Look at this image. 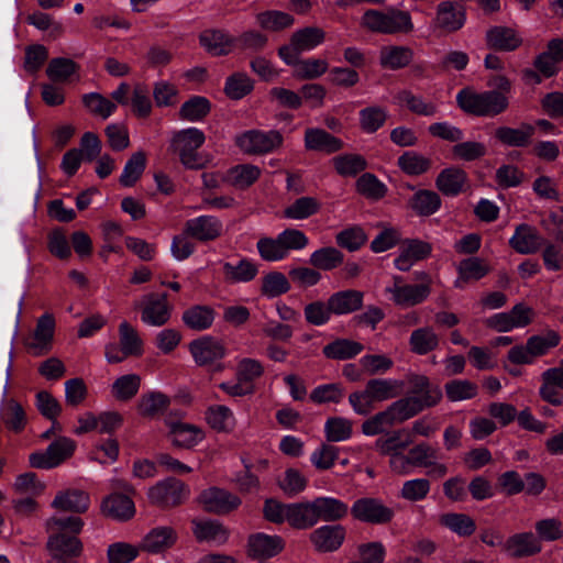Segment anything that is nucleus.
<instances>
[{"label":"nucleus","mask_w":563,"mask_h":563,"mask_svg":"<svg viewBox=\"0 0 563 563\" xmlns=\"http://www.w3.org/2000/svg\"><path fill=\"white\" fill-rule=\"evenodd\" d=\"M261 169L251 164H243L232 167L228 172L229 181L239 188H246L258 179Z\"/></svg>","instance_id":"nucleus-60"},{"label":"nucleus","mask_w":563,"mask_h":563,"mask_svg":"<svg viewBox=\"0 0 563 563\" xmlns=\"http://www.w3.org/2000/svg\"><path fill=\"white\" fill-rule=\"evenodd\" d=\"M384 291L395 306L410 308L422 303L431 289L429 284H405L401 276L394 275L391 284Z\"/></svg>","instance_id":"nucleus-6"},{"label":"nucleus","mask_w":563,"mask_h":563,"mask_svg":"<svg viewBox=\"0 0 563 563\" xmlns=\"http://www.w3.org/2000/svg\"><path fill=\"white\" fill-rule=\"evenodd\" d=\"M168 426V438L173 445L190 449L205 439L203 430L195 424L186 422H166Z\"/></svg>","instance_id":"nucleus-21"},{"label":"nucleus","mask_w":563,"mask_h":563,"mask_svg":"<svg viewBox=\"0 0 563 563\" xmlns=\"http://www.w3.org/2000/svg\"><path fill=\"white\" fill-rule=\"evenodd\" d=\"M336 173L343 177H353L363 172L366 166V159L358 154H343L332 158Z\"/></svg>","instance_id":"nucleus-55"},{"label":"nucleus","mask_w":563,"mask_h":563,"mask_svg":"<svg viewBox=\"0 0 563 563\" xmlns=\"http://www.w3.org/2000/svg\"><path fill=\"white\" fill-rule=\"evenodd\" d=\"M398 383L393 379L375 378L367 382L364 390L352 393L349 402L361 416L368 415L375 402H382L397 395Z\"/></svg>","instance_id":"nucleus-4"},{"label":"nucleus","mask_w":563,"mask_h":563,"mask_svg":"<svg viewBox=\"0 0 563 563\" xmlns=\"http://www.w3.org/2000/svg\"><path fill=\"white\" fill-rule=\"evenodd\" d=\"M222 268L225 280L233 284L251 282L258 272L256 264L246 258L238 263L225 262Z\"/></svg>","instance_id":"nucleus-41"},{"label":"nucleus","mask_w":563,"mask_h":563,"mask_svg":"<svg viewBox=\"0 0 563 563\" xmlns=\"http://www.w3.org/2000/svg\"><path fill=\"white\" fill-rule=\"evenodd\" d=\"M141 310V321L150 327H162L170 317L173 306L168 302L167 295L146 294L135 303Z\"/></svg>","instance_id":"nucleus-9"},{"label":"nucleus","mask_w":563,"mask_h":563,"mask_svg":"<svg viewBox=\"0 0 563 563\" xmlns=\"http://www.w3.org/2000/svg\"><path fill=\"white\" fill-rule=\"evenodd\" d=\"M440 344V338L432 327L426 325L413 330L409 336V349L417 355H426Z\"/></svg>","instance_id":"nucleus-32"},{"label":"nucleus","mask_w":563,"mask_h":563,"mask_svg":"<svg viewBox=\"0 0 563 563\" xmlns=\"http://www.w3.org/2000/svg\"><path fill=\"white\" fill-rule=\"evenodd\" d=\"M214 320V310L209 306H194L183 313L184 323L197 331L210 328Z\"/></svg>","instance_id":"nucleus-45"},{"label":"nucleus","mask_w":563,"mask_h":563,"mask_svg":"<svg viewBox=\"0 0 563 563\" xmlns=\"http://www.w3.org/2000/svg\"><path fill=\"white\" fill-rule=\"evenodd\" d=\"M55 325V318L52 313L42 314L36 321L33 333L24 340L27 351L35 356L47 354L53 347Z\"/></svg>","instance_id":"nucleus-12"},{"label":"nucleus","mask_w":563,"mask_h":563,"mask_svg":"<svg viewBox=\"0 0 563 563\" xmlns=\"http://www.w3.org/2000/svg\"><path fill=\"white\" fill-rule=\"evenodd\" d=\"M192 532L200 542L223 544L229 537L228 529L216 520H192Z\"/></svg>","instance_id":"nucleus-30"},{"label":"nucleus","mask_w":563,"mask_h":563,"mask_svg":"<svg viewBox=\"0 0 563 563\" xmlns=\"http://www.w3.org/2000/svg\"><path fill=\"white\" fill-rule=\"evenodd\" d=\"M536 128L530 123H521L517 128L498 126L495 130L496 140L508 147H527L531 144Z\"/></svg>","instance_id":"nucleus-22"},{"label":"nucleus","mask_w":563,"mask_h":563,"mask_svg":"<svg viewBox=\"0 0 563 563\" xmlns=\"http://www.w3.org/2000/svg\"><path fill=\"white\" fill-rule=\"evenodd\" d=\"M402 433V430H396L386 437L378 438L375 441L376 450L383 455H389V457L395 452H402L411 442L410 440L404 441Z\"/></svg>","instance_id":"nucleus-63"},{"label":"nucleus","mask_w":563,"mask_h":563,"mask_svg":"<svg viewBox=\"0 0 563 563\" xmlns=\"http://www.w3.org/2000/svg\"><path fill=\"white\" fill-rule=\"evenodd\" d=\"M206 419L209 426L218 432H232L236 424L233 411L224 405L209 407Z\"/></svg>","instance_id":"nucleus-40"},{"label":"nucleus","mask_w":563,"mask_h":563,"mask_svg":"<svg viewBox=\"0 0 563 563\" xmlns=\"http://www.w3.org/2000/svg\"><path fill=\"white\" fill-rule=\"evenodd\" d=\"M397 424L387 407L385 410L374 415L362 424V432L367 437H373L385 432L388 428Z\"/></svg>","instance_id":"nucleus-61"},{"label":"nucleus","mask_w":563,"mask_h":563,"mask_svg":"<svg viewBox=\"0 0 563 563\" xmlns=\"http://www.w3.org/2000/svg\"><path fill=\"white\" fill-rule=\"evenodd\" d=\"M467 179L466 173L456 167H450L440 173L437 178V187L446 196L459 195Z\"/></svg>","instance_id":"nucleus-42"},{"label":"nucleus","mask_w":563,"mask_h":563,"mask_svg":"<svg viewBox=\"0 0 563 563\" xmlns=\"http://www.w3.org/2000/svg\"><path fill=\"white\" fill-rule=\"evenodd\" d=\"M345 534V528L340 525L322 526L311 532L310 541L319 552H333L342 545Z\"/></svg>","instance_id":"nucleus-20"},{"label":"nucleus","mask_w":563,"mask_h":563,"mask_svg":"<svg viewBox=\"0 0 563 563\" xmlns=\"http://www.w3.org/2000/svg\"><path fill=\"white\" fill-rule=\"evenodd\" d=\"M466 21L464 7L459 2L443 1L437 8L434 24L446 32H455Z\"/></svg>","instance_id":"nucleus-18"},{"label":"nucleus","mask_w":563,"mask_h":563,"mask_svg":"<svg viewBox=\"0 0 563 563\" xmlns=\"http://www.w3.org/2000/svg\"><path fill=\"white\" fill-rule=\"evenodd\" d=\"M200 45L212 56L229 54L235 38L223 30H206L199 36Z\"/></svg>","instance_id":"nucleus-27"},{"label":"nucleus","mask_w":563,"mask_h":563,"mask_svg":"<svg viewBox=\"0 0 563 563\" xmlns=\"http://www.w3.org/2000/svg\"><path fill=\"white\" fill-rule=\"evenodd\" d=\"M101 514L115 521H128L135 515L134 501L121 493L106 496L100 504Z\"/></svg>","instance_id":"nucleus-17"},{"label":"nucleus","mask_w":563,"mask_h":563,"mask_svg":"<svg viewBox=\"0 0 563 563\" xmlns=\"http://www.w3.org/2000/svg\"><path fill=\"white\" fill-rule=\"evenodd\" d=\"M456 102L464 112L477 117H496L509 107L508 96L496 90L476 92L462 89L456 95Z\"/></svg>","instance_id":"nucleus-2"},{"label":"nucleus","mask_w":563,"mask_h":563,"mask_svg":"<svg viewBox=\"0 0 563 563\" xmlns=\"http://www.w3.org/2000/svg\"><path fill=\"white\" fill-rule=\"evenodd\" d=\"M363 298L362 291L349 289L334 292L328 300L333 313L343 316L358 310L363 305Z\"/></svg>","instance_id":"nucleus-31"},{"label":"nucleus","mask_w":563,"mask_h":563,"mask_svg":"<svg viewBox=\"0 0 563 563\" xmlns=\"http://www.w3.org/2000/svg\"><path fill=\"white\" fill-rule=\"evenodd\" d=\"M509 245L519 254H534L544 245V239L534 227L521 223L515 228Z\"/></svg>","instance_id":"nucleus-16"},{"label":"nucleus","mask_w":563,"mask_h":563,"mask_svg":"<svg viewBox=\"0 0 563 563\" xmlns=\"http://www.w3.org/2000/svg\"><path fill=\"white\" fill-rule=\"evenodd\" d=\"M389 410L396 423H401L427 408L418 397H406L393 402Z\"/></svg>","instance_id":"nucleus-52"},{"label":"nucleus","mask_w":563,"mask_h":563,"mask_svg":"<svg viewBox=\"0 0 563 563\" xmlns=\"http://www.w3.org/2000/svg\"><path fill=\"white\" fill-rule=\"evenodd\" d=\"M146 167V156L143 151H137L131 155L124 165L120 176V184L123 187H132L141 177Z\"/></svg>","instance_id":"nucleus-54"},{"label":"nucleus","mask_w":563,"mask_h":563,"mask_svg":"<svg viewBox=\"0 0 563 563\" xmlns=\"http://www.w3.org/2000/svg\"><path fill=\"white\" fill-rule=\"evenodd\" d=\"M361 25L379 34H408L413 31V22L408 11L388 8L385 11L369 9L364 12Z\"/></svg>","instance_id":"nucleus-3"},{"label":"nucleus","mask_w":563,"mask_h":563,"mask_svg":"<svg viewBox=\"0 0 563 563\" xmlns=\"http://www.w3.org/2000/svg\"><path fill=\"white\" fill-rule=\"evenodd\" d=\"M205 142V134L197 128H188L176 133L172 140V148L178 154L181 164L190 169L205 167L198 148Z\"/></svg>","instance_id":"nucleus-5"},{"label":"nucleus","mask_w":563,"mask_h":563,"mask_svg":"<svg viewBox=\"0 0 563 563\" xmlns=\"http://www.w3.org/2000/svg\"><path fill=\"white\" fill-rule=\"evenodd\" d=\"M284 137L277 130H249L235 137V144L245 154L272 153L283 145Z\"/></svg>","instance_id":"nucleus-8"},{"label":"nucleus","mask_w":563,"mask_h":563,"mask_svg":"<svg viewBox=\"0 0 563 563\" xmlns=\"http://www.w3.org/2000/svg\"><path fill=\"white\" fill-rule=\"evenodd\" d=\"M408 383L411 393L416 395L415 397L420 398L427 408L437 405L442 398L441 389L438 386H432L427 376L411 375Z\"/></svg>","instance_id":"nucleus-36"},{"label":"nucleus","mask_w":563,"mask_h":563,"mask_svg":"<svg viewBox=\"0 0 563 563\" xmlns=\"http://www.w3.org/2000/svg\"><path fill=\"white\" fill-rule=\"evenodd\" d=\"M210 111V102L207 98L195 96L186 101L180 110L179 117L189 122L203 119Z\"/></svg>","instance_id":"nucleus-58"},{"label":"nucleus","mask_w":563,"mask_h":563,"mask_svg":"<svg viewBox=\"0 0 563 563\" xmlns=\"http://www.w3.org/2000/svg\"><path fill=\"white\" fill-rule=\"evenodd\" d=\"M49 559L47 563H78L82 543L75 536L67 533L52 534L46 544Z\"/></svg>","instance_id":"nucleus-11"},{"label":"nucleus","mask_w":563,"mask_h":563,"mask_svg":"<svg viewBox=\"0 0 563 563\" xmlns=\"http://www.w3.org/2000/svg\"><path fill=\"white\" fill-rule=\"evenodd\" d=\"M289 510L288 525L291 528L306 530L318 523L311 500L291 503Z\"/></svg>","instance_id":"nucleus-38"},{"label":"nucleus","mask_w":563,"mask_h":563,"mask_svg":"<svg viewBox=\"0 0 563 563\" xmlns=\"http://www.w3.org/2000/svg\"><path fill=\"white\" fill-rule=\"evenodd\" d=\"M141 377L137 374H126L118 377L111 385V394L119 401L132 399L139 391Z\"/></svg>","instance_id":"nucleus-48"},{"label":"nucleus","mask_w":563,"mask_h":563,"mask_svg":"<svg viewBox=\"0 0 563 563\" xmlns=\"http://www.w3.org/2000/svg\"><path fill=\"white\" fill-rule=\"evenodd\" d=\"M190 489L181 481L168 477L148 488L147 498L151 504L161 508H173L189 498Z\"/></svg>","instance_id":"nucleus-7"},{"label":"nucleus","mask_w":563,"mask_h":563,"mask_svg":"<svg viewBox=\"0 0 563 563\" xmlns=\"http://www.w3.org/2000/svg\"><path fill=\"white\" fill-rule=\"evenodd\" d=\"M89 505V495L77 489L58 493L52 503L56 509L73 512H85Z\"/></svg>","instance_id":"nucleus-34"},{"label":"nucleus","mask_w":563,"mask_h":563,"mask_svg":"<svg viewBox=\"0 0 563 563\" xmlns=\"http://www.w3.org/2000/svg\"><path fill=\"white\" fill-rule=\"evenodd\" d=\"M527 342L536 358L545 355L560 343V335L553 330L530 336Z\"/></svg>","instance_id":"nucleus-62"},{"label":"nucleus","mask_w":563,"mask_h":563,"mask_svg":"<svg viewBox=\"0 0 563 563\" xmlns=\"http://www.w3.org/2000/svg\"><path fill=\"white\" fill-rule=\"evenodd\" d=\"M199 503L203 508L213 514H228L241 505L239 496L219 487L205 489L199 496Z\"/></svg>","instance_id":"nucleus-13"},{"label":"nucleus","mask_w":563,"mask_h":563,"mask_svg":"<svg viewBox=\"0 0 563 563\" xmlns=\"http://www.w3.org/2000/svg\"><path fill=\"white\" fill-rule=\"evenodd\" d=\"M325 33L322 29L308 26L297 30L292 35V44L299 52H309L323 43Z\"/></svg>","instance_id":"nucleus-46"},{"label":"nucleus","mask_w":563,"mask_h":563,"mask_svg":"<svg viewBox=\"0 0 563 563\" xmlns=\"http://www.w3.org/2000/svg\"><path fill=\"white\" fill-rule=\"evenodd\" d=\"M285 542L282 537L258 532L249 538V551L254 558H272L283 551Z\"/></svg>","instance_id":"nucleus-26"},{"label":"nucleus","mask_w":563,"mask_h":563,"mask_svg":"<svg viewBox=\"0 0 563 563\" xmlns=\"http://www.w3.org/2000/svg\"><path fill=\"white\" fill-rule=\"evenodd\" d=\"M189 351L194 361L199 366L209 365L223 358L227 354L223 343L210 335H205L190 342Z\"/></svg>","instance_id":"nucleus-14"},{"label":"nucleus","mask_w":563,"mask_h":563,"mask_svg":"<svg viewBox=\"0 0 563 563\" xmlns=\"http://www.w3.org/2000/svg\"><path fill=\"white\" fill-rule=\"evenodd\" d=\"M170 399L163 393L151 391L143 394L137 401V412L144 418H154L163 413L169 406Z\"/></svg>","instance_id":"nucleus-39"},{"label":"nucleus","mask_w":563,"mask_h":563,"mask_svg":"<svg viewBox=\"0 0 563 563\" xmlns=\"http://www.w3.org/2000/svg\"><path fill=\"white\" fill-rule=\"evenodd\" d=\"M363 351V345L358 342L340 339L327 344L323 347V354L332 360H349Z\"/></svg>","instance_id":"nucleus-53"},{"label":"nucleus","mask_w":563,"mask_h":563,"mask_svg":"<svg viewBox=\"0 0 563 563\" xmlns=\"http://www.w3.org/2000/svg\"><path fill=\"white\" fill-rule=\"evenodd\" d=\"M431 246L419 240H409L399 247L398 256L395 258V267L401 272L409 271L415 263L429 256Z\"/></svg>","instance_id":"nucleus-23"},{"label":"nucleus","mask_w":563,"mask_h":563,"mask_svg":"<svg viewBox=\"0 0 563 563\" xmlns=\"http://www.w3.org/2000/svg\"><path fill=\"white\" fill-rule=\"evenodd\" d=\"M410 205L418 214L430 216L439 210L441 200L434 191L420 190L413 195Z\"/></svg>","instance_id":"nucleus-59"},{"label":"nucleus","mask_w":563,"mask_h":563,"mask_svg":"<svg viewBox=\"0 0 563 563\" xmlns=\"http://www.w3.org/2000/svg\"><path fill=\"white\" fill-rule=\"evenodd\" d=\"M305 146L310 151L334 153L343 147V142L321 129H308L305 134Z\"/></svg>","instance_id":"nucleus-33"},{"label":"nucleus","mask_w":563,"mask_h":563,"mask_svg":"<svg viewBox=\"0 0 563 563\" xmlns=\"http://www.w3.org/2000/svg\"><path fill=\"white\" fill-rule=\"evenodd\" d=\"M308 245L309 238L305 232L295 228H288L275 238H260L256 249L263 261L280 262L286 260L291 251H301Z\"/></svg>","instance_id":"nucleus-1"},{"label":"nucleus","mask_w":563,"mask_h":563,"mask_svg":"<svg viewBox=\"0 0 563 563\" xmlns=\"http://www.w3.org/2000/svg\"><path fill=\"white\" fill-rule=\"evenodd\" d=\"M396 101L399 106L407 107L411 112L418 115L433 117L438 111V107L433 102L427 101L421 96L413 95L409 90L398 92Z\"/></svg>","instance_id":"nucleus-44"},{"label":"nucleus","mask_w":563,"mask_h":563,"mask_svg":"<svg viewBox=\"0 0 563 563\" xmlns=\"http://www.w3.org/2000/svg\"><path fill=\"white\" fill-rule=\"evenodd\" d=\"M351 511L355 519L369 523H385L393 517V510L375 498L357 499Z\"/></svg>","instance_id":"nucleus-15"},{"label":"nucleus","mask_w":563,"mask_h":563,"mask_svg":"<svg viewBox=\"0 0 563 563\" xmlns=\"http://www.w3.org/2000/svg\"><path fill=\"white\" fill-rule=\"evenodd\" d=\"M440 522L460 537H468L476 529L474 520L465 514H445Z\"/></svg>","instance_id":"nucleus-57"},{"label":"nucleus","mask_w":563,"mask_h":563,"mask_svg":"<svg viewBox=\"0 0 563 563\" xmlns=\"http://www.w3.org/2000/svg\"><path fill=\"white\" fill-rule=\"evenodd\" d=\"M486 42L490 48L510 52L521 45L522 38L511 27L494 26L487 31Z\"/></svg>","instance_id":"nucleus-29"},{"label":"nucleus","mask_w":563,"mask_h":563,"mask_svg":"<svg viewBox=\"0 0 563 563\" xmlns=\"http://www.w3.org/2000/svg\"><path fill=\"white\" fill-rule=\"evenodd\" d=\"M76 443L67 437H59L52 442L46 451L35 452L30 455V464L36 468H52L58 466L73 455Z\"/></svg>","instance_id":"nucleus-10"},{"label":"nucleus","mask_w":563,"mask_h":563,"mask_svg":"<svg viewBox=\"0 0 563 563\" xmlns=\"http://www.w3.org/2000/svg\"><path fill=\"white\" fill-rule=\"evenodd\" d=\"M505 550L514 558H526L538 554L542 550L539 538L530 532H520L511 536L504 544Z\"/></svg>","instance_id":"nucleus-25"},{"label":"nucleus","mask_w":563,"mask_h":563,"mask_svg":"<svg viewBox=\"0 0 563 563\" xmlns=\"http://www.w3.org/2000/svg\"><path fill=\"white\" fill-rule=\"evenodd\" d=\"M186 234L199 241L217 239L222 232L221 221L212 216H200L190 219L185 225Z\"/></svg>","instance_id":"nucleus-24"},{"label":"nucleus","mask_w":563,"mask_h":563,"mask_svg":"<svg viewBox=\"0 0 563 563\" xmlns=\"http://www.w3.org/2000/svg\"><path fill=\"white\" fill-rule=\"evenodd\" d=\"M413 52L407 46L387 45L379 51V63L387 69H399L410 64Z\"/></svg>","instance_id":"nucleus-35"},{"label":"nucleus","mask_w":563,"mask_h":563,"mask_svg":"<svg viewBox=\"0 0 563 563\" xmlns=\"http://www.w3.org/2000/svg\"><path fill=\"white\" fill-rule=\"evenodd\" d=\"M353 433V423L344 417H330L324 423V435L328 442H343Z\"/></svg>","instance_id":"nucleus-50"},{"label":"nucleus","mask_w":563,"mask_h":563,"mask_svg":"<svg viewBox=\"0 0 563 563\" xmlns=\"http://www.w3.org/2000/svg\"><path fill=\"white\" fill-rule=\"evenodd\" d=\"M320 208L321 203L317 198L303 196L288 205L283 211V217L295 221L306 220L318 213Z\"/></svg>","instance_id":"nucleus-37"},{"label":"nucleus","mask_w":563,"mask_h":563,"mask_svg":"<svg viewBox=\"0 0 563 563\" xmlns=\"http://www.w3.org/2000/svg\"><path fill=\"white\" fill-rule=\"evenodd\" d=\"M317 522L341 520L347 515L349 507L340 499L322 496L311 500Z\"/></svg>","instance_id":"nucleus-28"},{"label":"nucleus","mask_w":563,"mask_h":563,"mask_svg":"<svg viewBox=\"0 0 563 563\" xmlns=\"http://www.w3.org/2000/svg\"><path fill=\"white\" fill-rule=\"evenodd\" d=\"M487 264L478 257H468L460 262L457 266L459 278L455 282L456 287H461V283L470 280H478L488 273Z\"/></svg>","instance_id":"nucleus-51"},{"label":"nucleus","mask_w":563,"mask_h":563,"mask_svg":"<svg viewBox=\"0 0 563 563\" xmlns=\"http://www.w3.org/2000/svg\"><path fill=\"white\" fill-rule=\"evenodd\" d=\"M120 346L123 354L137 356L143 352V341L135 328L129 322L122 321L119 325Z\"/></svg>","instance_id":"nucleus-47"},{"label":"nucleus","mask_w":563,"mask_h":563,"mask_svg":"<svg viewBox=\"0 0 563 563\" xmlns=\"http://www.w3.org/2000/svg\"><path fill=\"white\" fill-rule=\"evenodd\" d=\"M290 289L287 277L279 273L273 272L267 274L262 282V294L267 298H275L286 294Z\"/></svg>","instance_id":"nucleus-64"},{"label":"nucleus","mask_w":563,"mask_h":563,"mask_svg":"<svg viewBox=\"0 0 563 563\" xmlns=\"http://www.w3.org/2000/svg\"><path fill=\"white\" fill-rule=\"evenodd\" d=\"M388 111L380 106H369L358 112L360 128L366 134H373L386 123Z\"/></svg>","instance_id":"nucleus-43"},{"label":"nucleus","mask_w":563,"mask_h":563,"mask_svg":"<svg viewBox=\"0 0 563 563\" xmlns=\"http://www.w3.org/2000/svg\"><path fill=\"white\" fill-rule=\"evenodd\" d=\"M256 20L262 29L273 32L288 29L294 24V18L289 13L277 10L261 12Z\"/></svg>","instance_id":"nucleus-56"},{"label":"nucleus","mask_w":563,"mask_h":563,"mask_svg":"<svg viewBox=\"0 0 563 563\" xmlns=\"http://www.w3.org/2000/svg\"><path fill=\"white\" fill-rule=\"evenodd\" d=\"M309 263L322 271H332L343 263V254L335 247L327 246L310 254Z\"/></svg>","instance_id":"nucleus-49"},{"label":"nucleus","mask_w":563,"mask_h":563,"mask_svg":"<svg viewBox=\"0 0 563 563\" xmlns=\"http://www.w3.org/2000/svg\"><path fill=\"white\" fill-rule=\"evenodd\" d=\"M178 536L174 528L161 526L150 530L141 541L140 549L158 554L167 551L177 542Z\"/></svg>","instance_id":"nucleus-19"}]
</instances>
